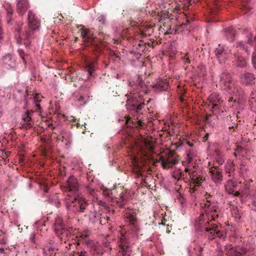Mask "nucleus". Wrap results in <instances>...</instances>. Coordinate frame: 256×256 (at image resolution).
Returning <instances> with one entry per match:
<instances>
[{"instance_id":"1","label":"nucleus","mask_w":256,"mask_h":256,"mask_svg":"<svg viewBox=\"0 0 256 256\" xmlns=\"http://www.w3.org/2000/svg\"><path fill=\"white\" fill-rule=\"evenodd\" d=\"M228 51L234 56V65L236 68H244L248 66V57L250 54V48L242 42H237L229 50L219 44L214 50L215 54L220 63L223 65L227 60Z\"/></svg>"},{"instance_id":"2","label":"nucleus","mask_w":256,"mask_h":256,"mask_svg":"<svg viewBox=\"0 0 256 256\" xmlns=\"http://www.w3.org/2000/svg\"><path fill=\"white\" fill-rule=\"evenodd\" d=\"M81 30V36L86 43V46L90 48L98 57L102 50L101 40L94 37L89 29L82 26Z\"/></svg>"},{"instance_id":"3","label":"nucleus","mask_w":256,"mask_h":256,"mask_svg":"<svg viewBox=\"0 0 256 256\" xmlns=\"http://www.w3.org/2000/svg\"><path fill=\"white\" fill-rule=\"evenodd\" d=\"M28 21L30 30L28 31H25L22 35V40L25 41L24 44L26 48H28L30 46V39L32 38V32L38 30L40 26L37 18L31 10H29L28 12Z\"/></svg>"},{"instance_id":"4","label":"nucleus","mask_w":256,"mask_h":256,"mask_svg":"<svg viewBox=\"0 0 256 256\" xmlns=\"http://www.w3.org/2000/svg\"><path fill=\"white\" fill-rule=\"evenodd\" d=\"M66 208L70 212H84L89 204L88 200L81 196L76 195L74 198L68 200L66 203Z\"/></svg>"},{"instance_id":"5","label":"nucleus","mask_w":256,"mask_h":256,"mask_svg":"<svg viewBox=\"0 0 256 256\" xmlns=\"http://www.w3.org/2000/svg\"><path fill=\"white\" fill-rule=\"evenodd\" d=\"M195 226L198 230L202 232L204 230L206 232H210L212 236L214 235L215 233L218 234L220 232V230H218L216 224H211V226H210V222L206 221L204 220V214H202L198 220H196Z\"/></svg>"},{"instance_id":"6","label":"nucleus","mask_w":256,"mask_h":256,"mask_svg":"<svg viewBox=\"0 0 256 256\" xmlns=\"http://www.w3.org/2000/svg\"><path fill=\"white\" fill-rule=\"evenodd\" d=\"M219 84L222 88L227 92H232L234 82L232 80L231 75L228 72H223L220 75Z\"/></svg>"},{"instance_id":"7","label":"nucleus","mask_w":256,"mask_h":256,"mask_svg":"<svg viewBox=\"0 0 256 256\" xmlns=\"http://www.w3.org/2000/svg\"><path fill=\"white\" fill-rule=\"evenodd\" d=\"M128 109L134 114V116H137L140 111L144 108V104L140 102L136 96H131L128 99Z\"/></svg>"},{"instance_id":"8","label":"nucleus","mask_w":256,"mask_h":256,"mask_svg":"<svg viewBox=\"0 0 256 256\" xmlns=\"http://www.w3.org/2000/svg\"><path fill=\"white\" fill-rule=\"evenodd\" d=\"M2 64L4 66L10 70H16V63L14 56L12 54H7L2 58Z\"/></svg>"},{"instance_id":"9","label":"nucleus","mask_w":256,"mask_h":256,"mask_svg":"<svg viewBox=\"0 0 256 256\" xmlns=\"http://www.w3.org/2000/svg\"><path fill=\"white\" fill-rule=\"evenodd\" d=\"M216 204L213 202V205L211 207L210 204L208 203H204V208H206L204 213L209 220L210 218L212 220H216V218H218V214H217L216 210Z\"/></svg>"},{"instance_id":"10","label":"nucleus","mask_w":256,"mask_h":256,"mask_svg":"<svg viewBox=\"0 0 256 256\" xmlns=\"http://www.w3.org/2000/svg\"><path fill=\"white\" fill-rule=\"evenodd\" d=\"M240 82L246 86H252L255 84V78L252 73L246 72L240 76Z\"/></svg>"},{"instance_id":"11","label":"nucleus","mask_w":256,"mask_h":256,"mask_svg":"<svg viewBox=\"0 0 256 256\" xmlns=\"http://www.w3.org/2000/svg\"><path fill=\"white\" fill-rule=\"evenodd\" d=\"M214 169L211 168L210 170L212 180L216 183H220L222 180V170H220L217 166H214Z\"/></svg>"},{"instance_id":"12","label":"nucleus","mask_w":256,"mask_h":256,"mask_svg":"<svg viewBox=\"0 0 256 256\" xmlns=\"http://www.w3.org/2000/svg\"><path fill=\"white\" fill-rule=\"evenodd\" d=\"M67 186L68 188V190L72 192H78V190L79 184L77 182L76 179L74 176H71L69 177L67 180Z\"/></svg>"},{"instance_id":"13","label":"nucleus","mask_w":256,"mask_h":256,"mask_svg":"<svg viewBox=\"0 0 256 256\" xmlns=\"http://www.w3.org/2000/svg\"><path fill=\"white\" fill-rule=\"evenodd\" d=\"M152 88L157 92L166 91L168 88V84L166 80H160L153 84Z\"/></svg>"},{"instance_id":"14","label":"nucleus","mask_w":256,"mask_h":256,"mask_svg":"<svg viewBox=\"0 0 256 256\" xmlns=\"http://www.w3.org/2000/svg\"><path fill=\"white\" fill-rule=\"evenodd\" d=\"M97 64V58H94L91 60L88 61L86 63V68L88 72V79H90V76H94V71L96 69L95 65Z\"/></svg>"},{"instance_id":"15","label":"nucleus","mask_w":256,"mask_h":256,"mask_svg":"<svg viewBox=\"0 0 256 256\" xmlns=\"http://www.w3.org/2000/svg\"><path fill=\"white\" fill-rule=\"evenodd\" d=\"M224 36L226 40L230 42H232L234 40L236 32L232 26H228L223 29Z\"/></svg>"},{"instance_id":"16","label":"nucleus","mask_w":256,"mask_h":256,"mask_svg":"<svg viewBox=\"0 0 256 256\" xmlns=\"http://www.w3.org/2000/svg\"><path fill=\"white\" fill-rule=\"evenodd\" d=\"M28 3L27 0H18L16 4L17 11L20 14L22 15L28 8Z\"/></svg>"},{"instance_id":"17","label":"nucleus","mask_w":256,"mask_h":256,"mask_svg":"<svg viewBox=\"0 0 256 256\" xmlns=\"http://www.w3.org/2000/svg\"><path fill=\"white\" fill-rule=\"evenodd\" d=\"M89 219L92 223L95 224L100 222V224H102V219L101 214L96 210L90 212Z\"/></svg>"},{"instance_id":"18","label":"nucleus","mask_w":256,"mask_h":256,"mask_svg":"<svg viewBox=\"0 0 256 256\" xmlns=\"http://www.w3.org/2000/svg\"><path fill=\"white\" fill-rule=\"evenodd\" d=\"M134 84L136 85V86L140 90L146 91L148 89V86L143 82L142 78L140 75H138L137 79L134 82Z\"/></svg>"},{"instance_id":"19","label":"nucleus","mask_w":256,"mask_h":256,"mask_svg":"<svg viewBox=\"0 0 256 256\" xmlns=\"http://www.w3.org/2000/svg\"><path fill=\"white\" fill-rule=\"evenodd\" d=\"M194 173L195 172L189 173L190 178L192 179V182L194 184H197L198 186H200L201 182L203 181L204 179L202 176L200 175H197V174H194Z\"/></svg>"},{"instance_id":"20","label":"nucleus","mask_w":256,"mask_h":256,"mask_svg":"<svg viewBox=\"0 0 256 256\" xmlns=\"http://www.w3.org/2000/svg\"><path fill=\"white\" fill-rule=\"evenodd\" d=\"M54 230L58 237L62 235H68V230H66L64 224L54 227Z\"/></svg>"},{"instance_id":"21","label":"nucleus","mask_w":256,"mask_h":256,"mask_svg":"<svg viewBox=\"0 0 256 256\" xmlns=\"http://www.w3.org/2000/svg\"><path fill=\"white\" fill-rule=\"evenodd\" d=\"M247 252L246 248L237 246L233 251L232 254L233 256H246Z\"/></svg>"},{"instance_id":"22","label":"nucleus","mask_w":256,"mask_h":256,"mask_svg":"<svg viewBox=\"0 0 256 256\" xmlns=\"http://www.w3.org/2000/svg\"><path fill=\"white\" fill-rule=\"evenodd\" d=\"M60 135L57 136L56 139L63 142L64 139H65L68 142H70V136L71 137V134L66 132L64 130H62L60 132Z\"/></svg>"},{"instance_id":"23","label":"nucleus","mask_w":256,"mask_h":256,"mask_svg":"<svg viewBox=\"0 0 256 256\" xmlns=\"http://www.w3.org/2000/svg\"><path fill=\"white\" fill-rule=\"evenodd\" d=\"M216 154V161L220 165H222L224 162V158L220 150L216 149L214 151Z\"/></svg>"},{"instance_id":"24","label":"nucleus","mask_w":256,"mask_h":256,"mask_svg":"<svg viewBox=\"0 0 256 256\" xmlns=\"http://www.w3.org/2000/svg\"><path fill=\"white\" fill-rule=\"evenodd\" d=\"M14 34L16 41V43L20 44H22V36L21 34V28L20 26H18L17 28L15 29Z\"/></svg>"},{"instance_id":"25","label":"nucleus","mask_w":256,"mask_h":256,"mask_svg":"<svg viewBox=\"0 0 256 256\" xmlns=\"http://www.w3.org/2000/svg\"><path fill=\"white\" fill-rule=\"evenodd\" d=\"M120 248L122 250V256H130L132 252L129 246L122 245L120 246Z\"/></svg>"},{"instance_id":"26","label":"nucleus","mask_w":256,"mask_h":256,"mask_svg":"<svg viewBox=\"0 0 256 256\" xmlns=\"http://www.w3.org/2000/svg\"><path fill=\"white\" fill-rule=\"evenodd\" d=\"M10 250L5 247V244L0 243V256H8Z\"/></svg>"},{"instance_id":"27","label":"nucleus","mask_w":256,"mask_h":256,"mask_svg":"<svg viewBox=\"0 0 256 256\" xmlns=\"http://www.w3.org/2000/svg\"><path fill=\"white\" fill-rule=\"evenodd\" d=\"M161 165L164 169H169L172 165L170 162V158H168L163 159L161 162Z\"/></svg>"},{"instance_id":"28","label":"nucleus","mask_w":256,"mask_h":256,"mask_svg":"<svg viewBox=\"0 0 256 256\" xmlns=\"http://www.w3.org/2000/svg\"><path fill=\"white\" fill-rule=\"evenodd\" d=\"M32 112L27 110L25 112L24 115L22 116V119L26 123V124L30 126V122L31 121V117L30 116L31 113Z\"/></svg>"},{"instance_id":"29","label":"nucleus","mask_w":256,"mask_h":256,"mask_svg":"<svg viewBox=\"0 0 256 256\" xmlns=\"http://www.w3.org/2000/svg\"><path fill=\"white\" fill-rule=\"evenodd\" d=\"M241 188L242 190V192L246 196L250 194V186L247 183L243 184L241 186Z\"/></svg>"},{"instance_id":"30","label":"nucleus","mask_w":256,"mask_h":256,"mask_svg":"<svg viewBox=\"0 0 256 256\" xmlns=\"http://www.w3.org/2000/svg\"><path fill=\"white\" fill-rule=\"evenodd\" d=\"M170 162L172 165L177 164L180 160V158L178 156H174V154L170 155Z\"/></svg>"},{"instance_id":"31","label":"nucleus","mask_w":256,"mask_h":256,"mask_svg":"<svg viewBox=\"0 0 256 256\" xmlns=\"http://www.w3.org/2000/svg\"><path fill=\"white\" fill-rule=\"evenodd\" d=\"M186 22L183 23L181 27H184V26H186L188 24L190 23L191 22L194 21V18L193 16H188L186 14Z\"/></svg>"},{"instance_id":"32","label":"nucleus","mask_w":256,"mask_h":256,"mask_svg":"<svg viewBox=\"0 0 256 256\" xmlns=\"http://www.w3.org/2000/svg\"><path fill=\"white\" fill-rule=\"evenodd\" d=\"M10 8H7V23L8 24H10L12 20V10L10 6Z\"/></svg>"},{"instance_id":"33","label":"nucleus","mask_w":256,"mask_h":256,"mask_svg":"<svg viewBox=\"0 0 256 256\" xmlns=\"http://www.w3.org/2000/svg\"><path fill=\"white\" fill-rule=\"evenodd\" d=\"M99 27H102V26L105 24L106 20V16L104 15H100L98 18Z\"/></svg>"},{"instance_id":"34","label":"nucleus","mask_w":256,"mask_h":256,"mask_svg":"<svg viewBox=\"0 0 256 256\" xmlns=\"http://www.w3.org/2000/svg\"><path fill=\"white\" fill-rule=\"evenodd\" d=\"M194 250L196 252L197 256H202L203 248L199 246L194 248Z\"/></svg>"},{"instance_id":"35","label":"nucleus","mask_w":256,"mask_h":256,"mask_svg":"<svg viewBox=\"0 0 256 256\" xmlns=\"http://www.w3.org/2000/svg\"><path fill=\"white\" fill-rule=\"evenodd\" d=\"M18 53L20 56V58H22L24 63L26 64V59L24 58L25 54L23 50L19 48L18 50Z\"/></svg>"},{"instance_id":"36","label":"nucleus","mask_w":256,"mask_h":256,"mask_svg":"<svg viewBox=\"0 0 256 256\" xmlns=\"http://www.w3.org/2000/svg\"><path fill=\"white\" fill-rule=\"evenodd\" d=\"M232 213L234 214V216L236 218L240 219L241 218L240 214L237 207H236L233 210Z\"/></svg>"},{"instance_id":"37","label":"nucleus","mask_w":256,"mask_h":256,"mask_svg":"<svg viewBox=\"0 0 256 256\" xmlns=\"http://www.w3.org/2000/svg\"><path fill=\"white\" fill-rule=\"evenodd\" d=\"M120 246L122 245L128 246V240L126 238H125V236L120 238Z\"/></svg>"},{"instance_id":"38","label":"nucleus","mask_w":256,"mask_h":256,"mask_svg":"<svg viewBox=\"0 0 256 256\" xmlns=\"http://www.w3.org/2000/svg\"><path fill=\"white\" fill-rule=\"evenodd\" d=\"M63 224H64L62 222V220L60 218H56V220H55L54 226V227H56V226H60Z\"/></svg>"},{"instance_id":"39","label":"nucleus","mask_w":256,"mask_h":256,"mask_svg":"<svg viewBox=\"0 0 256 256\" xmlns=\"http://www.w3.org/2000/svg\"><path fill=\"white\" fill-rule=\"evenodd\" d=\"M252 61L254 68L256 70V54L254 52L252 54Z\"/></svg>"},{"instance_id":"40","label":"nucleus","mask_w":256,"mask_h":256,"mask_svg":"<svg viewBox=\"0 0 256 256\" xmlns=\"http://www.w3.org/2000/svg\"><path fill=\"white\" fill-rule=\"evenodd\" d=\"M29 96V94L27 93H26L24 96V109H26V108H27V106H28V96Z\"/></svg>"},{"instance_id":"41","label":"nucleus","mask_w":256,"mask_h":256,"mask_svg":"<svg viewBox=\"0 0 256 256\" xmlns=\"http://www.w3.org/2000/svg\"><path fill=\"white\" fill-rule=\"evenodd\" d=\"M75 256H88V253L86 251H82L81 252H78Z\"/></svg>"},{"instance_id":"42","label":"nucleus","mask_w":256,"mask_h":256,"mask_svg":"<svg viewBox=\"0 0 256 256\" xmlns=\"http://www.w3.org/2000/svg\"><path fill=\"white\" fill-rule=\"evenodd\" d=\"M194 251V248H192L191 246H189L188 248V252L190 256H192Z\"/></svg>"},{"instance_id":"43","label":"nucleus","mask_w":256,"mask_h":256,"mask_svg":"<svg viewBox=\"0 0 256 256\" xmlns=\"http://www.w3.org/2000/svg\"><path fill=\"white\" fill-rule=\"evenodd\" d=\"M187 155H188V157H192V158H194V156H196V155L194 154V152L190 150L188 152V154H187Z\"/></svg>"},{"instance_id":"44","label":"nucleus","mask_w":256,"mask_h":256,"mask_svg":"<svg viewBox=\"0 0 256 256\" xmlns=\"http://www.w3.org/2000/svg\"><path fill=\"white\" fill-rule=\"evenodd\" d=\"M252 210L254 211H256V202L253 200L252 202Z\"/></svg>"},{"instance_id":"45","label":"nucleus","mask_w":256,"mask_h":256,"mask_svg":"<svg viewBox=\"0 0 256 256\" xmlns=\"http://www.w3.org/2000/svg\"><path fill=\"white\" fill-rule=\"evenodd\" d=\"M86 189L91 194L94 191V188L90 185L86 186Z\"/></svg>"},{"instance_id":"46","label":"nucleus","mask_w":256,"mask_h":256,"mask_svg":"<svg viewBox=\"0 0 256 256\" xmlns=\"http://www.w3.org/2000/svg\"><path fill=\"white\" fill-rule=\"evenodd\" d=\"M36 237V234L34 233H32L30 235V240L32 242H34V240Z\"/></svg>"},{"instance_id":"47","label":"nucleus","mask_w":256,"mask_h":256,"mask_svg":"<svg viewBox=\"0 0 256 256\" xmlns=\"http://www.w3.org/2000/svg\"><path fill=\"white\" fill-rule=\"evenodd\" d=\"M200 72L202 73V74H204V72H206V68L204 66H202L200 67Z\"/></svg>"},{"instance_id":"48","label":"nucleus","mask_w":256,"mask_h":256,"mask_svg":"<svg viewBox=\"0 0 256 256\" xmlns=\"http://www.w3.org/2000/svg\"><path fill=\"white\" fill-rule=\"evenodd\" d=\"M34 102V104L40 103V100L37 96H34L33 98Z\"/></svg>"},{"instance_id":"49","label":"nucleus","mask_w":256,"mask_h":256,"mask_svg":"<svg viewBox=\"0 0 256 256\" xmlns=\"http://www.w3.org/2000/svg\"><path fill=\"white\" fill-rule=\"evenodd\" d=\"M193 160V158L192 157H188V156H186V161L188 162V164L190 163Z\"/></svg>"},{"instance_id":"50","label":"nucleus","mask_w":256,"mask_h":256,"mask_svg":"<svg viewBox=\"0 0 256 256\" xmlns=\"http://www.w3.org/2000/svg\"><path fill=\"white\" fill-rule=\"evenodd\" d=\"M186 144L190 147H192L194 145V144L190 141H187Z\"/></svg>"},{"instance_id":"51","label":"nucleus","mask_w":256,"mask_h":256,"mask_svg":"<svg viewBox=\"0 0 256 256\" xmlns=\"http://www.w3.org/2000/svg\"><path fill=\"white\" fill-rule=\"evenodd\" d=\"M54 250V248H52V247L48 249V250L50 252V254H52V253L51 252H52Z\"/></svg>"},{"instance_id":"52","label":"nucleus","mask_w":256,"mask_h":256,"mask_svg":"<svg viewBox=\"0 0 256 256\" xmlns=\"http://www.w3.org/2000/svg\"><path fill=\"white\" fill-rule=\"evenodd\" d=\"M248 43L250 45H252V40L251 38H248Z\"/></svg>"},{"instance_id":"53","label":"nucleus","mask_w":256,"mask_h":256,"mask_svg":"<svg viewBox=\"0 0 256 256\" xmlns=\"http://www.w3.org/2000/svg\"><path fill=\"white\" fill-rule=\"evenodd\" d=\"M35 106L38 109H40V103L35 104Z\"/></svg>"},{"instance_id":"54","label":"nucleus","mask_w":256,"mask_h":256,"mask_svg":"<svg viewBox=\"0 0 256 256\" xmlns=\"http://www.w3.org/2000/svg\"><path fill=\"white\" fill-rule=\"evenodd\" d=\"M218 108V105L216 104H213V108Z\"/></svg>"},{"instance_id":"55","label":"nucleus","mask_w":256,"mask_h":256,"mask_svg":"<svg viewBox=\"0 0 256 256\" xmlns=\"http://www.w3.org/2000/svg\"><path fill=\"white\" fill-rule=\"evenodd\" d=\"M204 120H205V122H206L208 123L209 122V120H210L209 116H206L205 119H204Z\"/></svg>"},{"instance_id":"56","label":"nucleus","mask_w":256,"mask_h":256,"mask_svg":"<svg viewBox=\"0 0 256 256\" xmlns=\"http://www.w3.org/2000/svg\"><path fill=\"white\" fill-rule=\"evenodd\" d=\"M244 6V8L248 10H249L251 8L249 6Z\"/></svg>"},{"instance_id":"57","label":"nucleus","mask_w":256,"mask_h":256,"mask_svg":"<svg viewBox=\"0 0 256 256\" xmlns=\"http://www.w3.org/2000/svg\"><path fill=\"white\" fill-rule=\"evenodd\" d=\"M234 195H235L236 196H238L240 195V192H238V191H236V192H235Z\"/></svg>"},{"instance_id":"58","label":"nucleus","mask_w":256,"mask_h":256,"mask_svg":"<svg viewBox=\"0 0 256 256\" xmlns=\"http://www.w3.org/2000/svg\"><path fill=\"white\" fill-rule=\"evenodd\" d=\"M254 42L256 43V46H255V48H254V50H255V51H256V36L254 38Z\"/></svg>"},{"instance_id":"59","label":"nucleus","mask_w":256,"mask_h":256,"mask_svg":"<svg viewBox=\"0 0 256 256\" xmlns=\"http://www.w3.org/2000/svg\"><path fill=\"white\" fill-rule=\"evenodd\" d=\"M102 224H103V222L105 223V219H104V218H102Z\"/></svg>"},{"instance_id":"60","label":"nucleus","mask_w":256,"mask_h":256,"mask_svg":"<svg viewBox=\"0 0 256 256\" xmlns=\"http://www.w3.org/2000/svg\"><path fill=\"white\" fill-rule=\"evenodd\" d=\"M110 220V218L109 216H106V220L108 221Z\"/></svg>"},{"instance_id":"61","label":"nucleus","mask_w":256,"mask_h":256,"mask_svg":"<svg viewBox=\"0 0 256 256\" xmlns=\"http://www.w3.org/2000/svg\"><path fill=\"white\" fill-rule=\"evenodd\" d=\"M120 78V74H117V76H116V78Z\"/></svg>"},{"instance_id":"62","label":"nucleus","mask_w":256,"mask_h":256,"mask_svg":"<svg viewBox=\"0 0 256 256\" xmlns=\"http://www.w3.org/2000/svg\"><path fill=\"white\" fill-rule=\"evenodd\" d=\"M138 46L139 47H142L143 45L140 44H138Z\"/></svg>"},{"instance_id":"63","label":"nucleus","mask_w":256,"mask_h":256,"mask_svg":"<svg viewBox=\"0 0 256 256\" xmlns=\"http://www.w3.org/2000/svg\"><path fill=\"white\" fill-rule=\"evenodd\" d=\"M206 203H208H208H210H210H211V202H210V200H206Z\"/></svg>"},{"instance_id":"64","label":"nucleus","mask_w":256,"mask_h":256,"mask_svg":"<svg viewBox=\"0 0 256 256\" xmlns=\"http://www.w3.org/2000/svg\"><path fill=\"white\" fill-rule=\"evenodd\" d=\"M52 126H53L52 124H49L48 126L49 127Z\"/></svg>"}]
</instances>
